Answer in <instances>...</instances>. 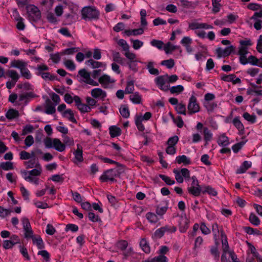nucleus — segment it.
I'll return each mask as SVG.
<instances>
[{
	"instance_id": "nucleus-1",
	"label": "nucleus",
	"mask_w": 262,
	"mask_h": 262,
	"mask_svg": "<svg viewBox=\"0 0 262 262\" xmlns=\"http://www.w3.org/2000/svg\"><path fill=\"white\" fill-rule=\"evenodd\" d=\"M42 171L41 167L38 168L33 169L30 171H24L21 172V174L23 178L27 181L38 185L39 184V179L38 178Z\"/></svg>"
},
{
	"instance_id": "nucleus-2",
	"label": "nucleus",
	"mask_w": 262,
	"mask_h": 262,
	"mask_svg": "<svg viewBox=\"0 0 262 262\" xmlns=\"http://www.w3.org/2000/svg\"><path fill=\"white\" fill-rule=\"evenodd\" d=\"M43 144L47 148H53L59 152L66 150V145L58 138L47 137L43 140Z\"/></svg>"
},
{
	"instance_id": "nucleus-3",
	"label": "nucleus",
	"mask_w": 262,
	"mask_h": 262,
	"mask_svg": "<svg viewBox=\"0 0 262 262\" xmlns=\"http://www.w3.org/2000/svg\"><path fill=\"white\" fill-rule=\"evenodd\" d=\"M151 116L150 112H146L144 115L140 114L136 115L135 117V124L140 131L144 130L145 127L143 123L149 120Z\"/></svg>"
},
{
	"instance_id": "nucleus-4",
	"label": "nucleus",
	"mask_w": 262,
	"mask_h": 262,
	"mask_svg": "<svg viewBox=\"0 0 262 262\" xmlns=\"http://www.w3.org/2000/svg\"><path fill=\"white\" fill-rule=\"evenodd\" d=\"M82 16L85 19L97 18L99 15L98 10L94 7H85L82 10Z\"/></svg>"
},
{
	"instance_id": "nucleus-5",
	"label": "nucleus",
	"mask_w": 262,
	"mask_h": 262,
	"mask_svg": "<svg viewBox=\"0 0 262 262\" xmlns=\"http://www.w3.org/2000/svg\"><path fill=\"white\" fill-rule=\"evenodd\" d=\"M173 172L176 181L179 183H182L184 182V179H188L190 176L189 170L185 168H182L181 170L174 169Z\"/></svg>"
},
{
	"instance_id": "nucleus-6",
	"label": "nucleus",
	"mask_w": 262,
	"mask_h": 262,
	"mask_svg": "<svg viewBox=\"0 0 262 262\" xmlns=\"http://www.w3.org/2000/svg\"><path fill=\"white\" fill-rule=\"evenodd\" d=\"M78 74L80 76V80L85 82L86 84L92 86H98L99 83L91 78L90 74L85 70H81Z\"/></svg>"
},
{
	"instance_id": "nucleus-7",
	"label": "nucleus",
	"mask_w": 262,
	"mask_h": 262,
	"mask_svg": "<svg viewBox=\"0 0 262 262\" xmlns=\"http://www.w3.org/2000/svg\"><path fill=\"white\" fill-rule=\"evenodd\" d=\"M191 180V186L188 188V192L194 196H198L202 192V187L199 185V181L195 176L192 177Z\"/></svg>"
},
{
	"instance_id": "nucleus-8",
	"label": "nucleus",
	"mask_w": 262,
	"mask_h": 262,
	"mask_svg": "<svg viewBox=\"0 0 262 262\" xmlns=\"http://www.w3.org/2000/svg\"><path fill=\"white\" fill-rule=\"evenodd\" d=\"M27 11L30 19L36 21L40 18L41 14L37 7L33 5H29L27 6Z\"/></svg>"
},
{
	"instance_id": "nucleus-9",
	"label": "nucleus",
	"mask_w": 262,
	"mask_h": 262,
	"mask_svg": "<svg viewBox=\"0 0 262 262\" xmlns=\"http://www.w3.org/2000/svg\"><path fill=\"white\" fill-rule=\"evenodd\" d=\"M189 114H195L200 111V105L197 102L196 98L194 95H192L189 99L187 106Z\"/></svg>"
},
{
	"instance_id": "nucleus-10",
	"label": "nucleus",
	"mask_w": 262,
	"mask_h": 262,
	"mask_svg": "<svg viewBox=\"0 0 262 262\" xmlns=\"http://www.w3.org/2000/svg\"><path fill=\"white\" fill-rule=\"evenodd\" d=\"M235 47L233 45H230L222 48L219 47L215 50V53L219 58L225 57L230 55L232 52L234 51Z\"/></svg>"
},
{
	"instance_id": "nucleus-11",
	"label": "nucleus",
	"mask_w": 262,
	"mask_h": 262,
	"mask_svg": "<svg viewBox=\"0 0 262 262\" xmlns=\"http://www.w3.org/2000/svg\"><path fill=\"white\" fill-rule=\"evenodd\" d=\"M167 74L158 76L155 78V82L158 88L161 90L166 91L168 90L169 85L167 80Z\"/></svg>"
},
{
	"instance_id": "nucleus-12",
	"label": "nucleus",
	"mask_w": 262,
	"mask_h": 262,
	"mask_svg": "<svg viewBox=\"0 0 262 262\" xmlns=\"http://www.w3.org/2000/svg\"><path fill=\"white\" fill-rule=\"evenodd\" d=\"M20 243V239L16 235H13L11 236L10 239L3 241V247L5 249H12L13 246L17 244Z\"/></svg>"
},
{
	"instance_id": "nucleus-13",
	"label": "nucleus",
	"mask_w": 262,
	"mask_h": 262,
	"mask_svg": "<svg viewBox=\"0 0 262 262\" xmlns=\"http://www.w3.org/2000/svg\"><path fill=\"white\" fill-rule=\"evenodd\" d=\"M92 97L97 100L103 101L107 97L106 92L101 88H94L91 91Z\"/></svg>"
},
{
	"instance_id": "nucleus-14",
	"label": "nucleus",
	"mask_w": 262,
	"mask_h": 262,
	"mask_svg": "<svg viewBox=\"0 0 262 262\" xmlns=\"http://www.w3.org/2000/svg\"><path fill=\"white\" fill-rule=\"evenodd\" d=\"M189 27L190 29L193 30H199V29H212L213 27L212 25L206 24L199 23L196 20H194L189 24Z\"/></svg>"
},
{
	"instance_id": "nucleus-15",
	"label": "nucleus",
	"mask_w": 262,
	"mask_h": 262,
	"mask_svg": "<svg viewBox=\"0 0 262 262\" xmlns=\"http://www.w3.org/2000/svg\"><path fill=\"white\" fill-rule=\"evenodd\" d=\"M115 80L110 76L104 74L99 78V82L105 88H110Z\"/></svg>"
},
{
	"instance_id": "nucleus-16",
	"label": "nucleus",
	"mask_w": 262,
	"mask_h": 262,
	"mask_svg": "<svg viewBox=\"0 0 262 262\" xmlns=\"http://www.w3.org/2000/svg\"><path fill=\"white\" fill-rule=\"evenodd\" d=\"M73 155L74 158L73 160L74 163L78 164L83 161L82 147L80 144H78L77 145V149L73 152Z\"/></svg>"
},
{
	"instance_id": "nucleus-17",
	"label": "nucleus",
	"mask_w": 262,
	"mask_h": 262,
	"mask_svg": "<svg viewBox=\"0 0 262 262\" xmlns=\"http://www.w3.org/2000/svg\"><path fill=\"white\" fill-rule=\"evenodd\" d=\"M116 176V171L113 169H110L104 172L100 177V179L102 182H113Z\"/></svg>"
},
{
	"instance_id": "nucleus-18",
	"label": "nucleus",
	"mask_w": 262,
	"mask_h": 262,
	"mask_svg": "<svg viewBox=\"0 0 262 262\" xmlns=\"http://www.w3.org/2000/svg\"><path fill=\"white\" fill-rule=\"evenodd\" d=\"M216 142L220 146L222 147H227L230 144L229 138L224 133L220 134L218 135Z\"/></svg>"
},
{
	"instance_id": "nucleus-19",
	"label": "nucleus",
	"mask_w": 262,
	"mask_h": 262,
	"mask_svg": "<svg viewBox=\"0 0 262 262\" xmlns=\"http://www.w3.org/2000/svg\"><path fill=\"white\" fill-rule=\"evenodd\" d=\"M75 103L77 108L81 113L89 112L91 111L90 106H88V104L82 103L79 97H75Z\"/></svg>"
},
{
	"instance_id": "nucleus-20",
	"label": "nucleus",
	"mask_w": 262,
	"mask_h": 262,
	"mask_svg": "<svg viewBox=\"0 0 262 262\" xmlns=\"http://www.w3.org/2000/svg\"><path fill=\"white\" fill-rule=\"evenodd\" d=\"M189 221L186 216H182L179 223V230L181 232H185L189 227Z\"/></svg>"
},
{
	"instance_id": "nucleus-21",
	"label": "nucleus",
	"mask_w": 262,
	"mask_h": 262,
	"mask_svg": "<svg viewBox=\"0 0 262 262\" xmlns=\"http://www.w3.org/2000/svg\"><path fill=\"white\" fill-rule=\"evenodd\" d=\"M86 64L92 68H101L103 70H104L106 68V64L104 62L95 61L92 59L88 61Z\"/></svg>"
},
{
	"instance_id": "nucleus-22",
	"label": "nucleus",
	"mask_w": 262,
	"mask_h": 262,
	"mask_svg": "<svg viewBox=\"0 0 262 262\" xmlns=\"http://www.w3.org/2000/svg\"><path fill=\"white\" fill-rule=\"evenodd\" d=\"M129 100L132 103L136 104L142 103V97L138 92H135L129 96Z\"/></svg>"
},
{
	"instance_id": "nucleus-23",
	"label": "nucleus",
	"mask_w": 262,
	"mask_h": 262,
	"mask_svg": "<svg viewBox=\"0 0 262 262\" xmlns=\"http://www.w3.org/2000/svg\"><path fill=\"white\" fill-rule=\"evenodd\" d=\"M261 14L258 13H255L251 17V19L255 20L254 24V27L255 29L258 30H260L262 28V21L260 19H257L258 17H260Z\"/></svg>"
},
{
	"instance_id": "nucleus-24",
	"label": "nucleus",
	"mask_w": 262,
	"mask_h": 262,
	"mask_svg": "<svg viewBox=\"0 0 262 262\" xmlns=\"http://www.w3.org/2000/svg\"><path fill=\"white\" fill-rule=\"evenodd\" d=\"M10 65L11 67L17 68L20 71L25 67L27 66V63L23 60H14L11 61Z\"/></svg>"
},
{
	"instance_id": "nucleus-25",
	"label": "nucleus",
	"mask_w": 262,
	"mask_h": 262,
	"mask_svg": "<svg viewBox=\"0 0 262 262\" xmlns=\"http://www.w3.org/2000/svg\"><path fill=\"white\" fill-rule=\"evenodd\" d=\"M248 63L262 68V58L257 59L255 56L251 55L248 57Z\"/></svg>"
},
{
	"instance_id": "nucleus-26",
	"label": "nucleus",
	"mask_w": 262,
	"mask_h": 262,
	"mask_svg": "<svg viewBox=\"0 0 262 262\" xmlns=\"http://www.w3.org/2000/svg\"><path fill=\"white\" fill-rule=\"evenodd\" d=\"M252 163L250 161H245L237 169V173H243L251 166Z\"/></svg>"
},
{
	"instance_id": "nucleus-27",
	"label": "nucleus",
	"mask_w": 262,
	"mask_h": 262,
	"mask_svg": "<svg viewBox=\"0 0 262 262\" xmlns=\"http://www.w3.org/2000/svg\"><path fill=\"white\" fill-rule=\"evenodd\" d=\"M222 79L225 81L233 82L234 83H239L241 81L239 78L236 77V76L233 74L225 75L222 77Z\"/></svg>"
},
{
	"instance_id": "nucleus-28",
	"label": "nucleus",
	"mask_w": 262,
	"mask_h": 262,
	"mask_svg": "<svg viewBox=\"0 0 262 262\" xmlns=\"http://www.w3.org/2000/svg\"><path fill=\"white\" fill-rule=\"evenodd\" d=\"M176 162L179 164H183L184 165L190 164V159L185 155L177 156L176 158Z\"/></svg>"
},
{
	"instance_id": "nucleus-29",
	"label": "nucleus",
	"mask_w": 262,
	"mask_h": 262,
	"mask_svg": "<svg viewBox=\"0 0 262 262\" xmlns=\"http://www.w3.org/2000/svg\"><path fill=\"white\" fill-rule=\"evenodd\" d=\"M25 164L28 168H33L36 167L38 168L41 167L37 160H36L34 157L30 159V160L25 162Z\"/></svg>"
},
{
	"instance_id": "nucleus-30",
	"label": "nucleus",
	"mask_w": 262,
	"mask_h": 262,
	"mask_svg": "<svg viewBox=\"0 0 262 262\" xmlns=\"http://www.w3.org/2000/svg\"><path fill=\"white\" fill-rule=\"evenodd\" d=\"M168 90L171 94L179 95L183 92L184 88L182 85H177L169 88Z\"/></svg>"
},
{
	"instance_id": "nucleus-31",
	"label": "nucleus",
	"mask_w": 262,
	"mask_h": 262,
	"mask_svg": "<svg viewBox=\"0 0 262 262\" xmlns=\"http://www.w3.org/2000/svg\"><path fill=\"white\" fill-rule=\"evenodd\" d=\"M62 115L63 117L68 119L69 121L72 122H76V119L74 117V114L73 112L69 109L64 111L62 112Z\"/></svg>"
},
{
	"instance_id": "nucleus-32",
	"label": "nucleus",
	"mask_w": 262,
	"mask_h": 262,
	"mask_svg": "<svg viewBox=\"0 0 262 262\" xmlns=\"http://www.w3.org/2000/svg\"><path fill=\"white\" fill-rule=\"evenodd\" d=\"M140 246L143 251L148 253L150 251V248L149 244L145 238H142L140 242Z\"/></svg>"
},
{
	"instance_id": "nucleus-33",
	"label": "nucleus",
	"mask_w": 262,
	"mask_h": 262,
	"mask_svg": "<svg viewBox=\"0 0 262 262\" xmlns=\"http://www.w3.org/2000/svg\"><path fill=\"white\" fill-rule=\"evenodd\" d=\"M146 217L148 222L151 224L156 223L160 219V217H159L156 214L151 212L147 213L146 215Z\"/></svg>"
},
{
	"instance_id": "nucleus-34",
	"label": "nucleus",
	"mask_w": 262,
	"mask_h": 262,
	"mask_svg": "<svg viewBox=\"0 0 262 262\" xmlns=\"http://www.w3.org/2000/svg\"><path fill=\"white\" fill-rule=\"evenodd\" d=\"M110 134L112 137H116L121 134V129L119 127L116 126H111L110 127Z\"/></svg>"
},
{
	"instance_id": "nucleus-35",
	"label": "nucleus",
	"mask_w": 262,
	"mask_h": 262,
	"mask_svg": "<svg viewBox=\"0 0 262 262\" xmlns=\"http://www.w3.org/2000/svg\"><path fill=\"white\" fill-rule=\"evenodd\" d=\"M178 48V46L173 45L170 42H167L163 46V49L166 54L170 53Z\"/></svg>"
},
{
	"instance_id": "nucleus-36",
	"label": "nucleus",
	"mask_w": 262,
	"mask_h": 262,
	"mask_svg": "<svg viewBox=\"0 0 262 262\" xmlns=\"http://www.w3.org/2000/svg\"><path fill=\"white\" fill-rule=\"evenodd\" d=\"M174 108L178 114L186 115V106L182 102L179 103L177 106H175Z\"/></svg>"
},
{
	"instance_id": "nucleus-37",
	"label": "nucleus",
	"mask_w": 262,
	"mask_h": 262,
	"mask_svg": "<svg viewBox=\"0 0 262 262\" xmlns=\"http://www.w3.org/2000/svg\"><path fill=\"white\" fill-rule=\"evenodd\" d=\"M202 193H206L212 196H215L217 194L216 190L209 186L202 187Z\"/></svg>"
},
{
	"instance_id": "nucleus-38",
	"label": "nucleus",
	"mask_w": 262,
	"mask_h": 262,
	"mask_svg": "<svg viewBox=\"0 0 262 262\" xmlns=\"http://www.w3.org/2000/svg\"><path fill=\"white\" fill-rule=\"evenodd\" d=\"M20 159L21 160H29L33 158L35 156L34 152H32L31 154L26 151H21L19 154Z\"/></svg>"
},
{
	"instance_id": "nucleus-39",
	"label": "nucleus",
	"mask_w": 262,
	"mask_h": 262,
	"mask_svg": "<svg viewBox=\"0 0 262 262\" xmlns=\"http://www.w3.org/2000/svg\"><path fill=\"white\" fill-rule=\"evenodd\" d=\"M139 62L143 63L142 61L137 59L135 60L127 62V65L130 70L135 72H137L138 70V63Z\"/></svg>"
},
{
	"instance_id": "nucleus-40",
	"label": "nucleus",
	"mask_w": 262,
	"mask_h": 262,
	"mask_svg": "<svg viewBox=\"0 0 262 262\" xmlns=\"http://www.w3.org/2000/svg\"><path fill=\"white\" fill-rule=\"evenodd\" d=\"M155 63L153 61H149L147 65V68L150 74L157 75L159 74L158 70L154 68Z\"/></svg>"
},
{
	"instance_id": "nucleus-41",
	"label": "nucleus",
	"mask_w": 262,
	"mask_h": 262,
	"mask_svg": "<svg viewBox=\"0 0 262 262\" xmlns=\"http://www.w3.org/2000/svg\"><path fill=\"white\" fill-rule=\"evenodd\" d=\"M119 111L121 116L125 118H127L129 116V112L127 106L125 105H121L120 107Z\"/></svg>"
},
{
	"instance_id": "nucleus-42",
	"label": "nucleus",
	"mask_w": 262,
	"mask_h": 262,
	"mask_svg": "<svg viewBox=\"0 0 262 262\" xmlns=\"http://www.w3.org/2000/svg\"><path fill=\"white\" fill-rule=\"evenodd\" d=\"M20 191L21 192V195L24 199V200L29 202L30 192L29 191L23 186L21 185L20 187Z\"/></svg>"
},
{
	"instance_id": "nucleus-43",
	"label": "nucleus",
	"mask_w": 262,
	"mask_h": 262,
	"mask_svg": "<svg viewBox=\"0 0 262 262\" xmlns=\"http://www.w3.org/2000/svg\"><path fill=\"white\" fill-rule=\"evenodd\" d=\"M204 140L206 143L210 141L212 138V134L207 128H204L203 130Z\"/></svg>"
},
{
	"instance_id": "nucleus-44",
	"label": "nucleus",
	"mask_w": 262,
	"mask_h": 262,
	"mask_svg": "<svg viewBox=\"0 0 262 262\" xmlns=\"http://www.w3.org/2000/svg\"><path fill=\"white\" fill-rule=\"evenodd\" d=\"M32 239L33 244L36 245L38 249H42L43 247V243L40 236L33 237Z\"/></svg>"
},
{
	"instance_id": "nucleus-45",
	"label": "nucleus",
	"mask_w": 262,
	"mask_h": 262,
	"mask_svg": "<svg viewBox=\"0 0 262 262\" xmlns=\"http://www.w3.org/2000/svg\"><path fill=\"white\" fill-rule=\"evenodd\" d=\"M130 41L133 48L136 50L140 49L144 45V42L139 39H132Z\"/></svg>"
},
{
	"instance_id": "nucleus-46",
	"label": "nucleus",
	"mask_w": 262,
	"mask_h": 262,
	"mask_svg": "<svg viewBox=\"0 0 262 262\" xmlns=\"http://www.w3.org/2000/svg\"><path fill=\"white\" fill-rule=\"evenodd\" d=\"M243 118L251 123H254L256 121V116L254 115H250L247 112H245L243 115Z\"/></svg>"
},
{
	"instance_id": "nucleus-47",
	"label": "nucleus",
	"mask_w": 262,
	"mask_h": 262,
	"mask_svg": "<svg viewBox=\"0 0 262 262\" xmlns=\"http://www.w3.org/2000/svg\"><path fill=\"white\" fill-rule=\"evenodd\" d=\"M161 64L165 66L167 69H171L174 67L175 62L173 59H169L162 61Z\"/></svg>"
},
{
	"instance_id": "nucleus-48",
	"label": "nucleus",
	"mask_w": 262,
	"mask_h": 262,
	"mask_svg": "<svg viewBox=\"0 0 262 262\" xmlns=\"http://www.w3.org/2000/svg\"><path fill=\"white\" fill-rule=\"evenodd\" d=\"M0 167L5 170L14 169L13 163L11 162H2L0 163Z\"/></svg>"
},
{
	"instance_id": "nucleus-49",
	"label": "nucleus",
	"mask_w": 262,
	"mask_h": 262,
	"mask_svg": "<svg viewBox=\"0 0 262 262\" xmlns=\"http://www.w3.org/2000/svg\"><path fill=\"white\" fill-rule=\"evenodd\" d=\"M8 75L11 78V80L17 82L19 78L18 73L14 70H9L8 71Z\"/></svg>"
},
{
	"instance_id": "nucleus-50",
	"label": "nucleus",
	"mask_w": 262,
	"mask_h": 262,
	"mask_svg": "<svg viewBox=\"0 0 262 262\" xmlns=\"http://www.w3.org/2000/svg\"><path fill=\"white\" fill-rule=\"evenodd\" d=\"M18 115V112L14 109L9 110L6 113V117L9 119L15 118Z\"/></svg>"
},
{
	"instance_id": "nucleus-51",
	"label": "nucleus",
	"mask_w": 262,
	"mask_h": 262,
	"mask_svg": "<svg viewBox=\"0 0 262 262\" xmlns=\"http://www.w3.org/2000/svg\"><path fill=\"white\" fill-rule=\"evenodd\" d=\"M124 55L128 59V62L132 61L137 59L136 54L130 52L129 50L125 52Z\"/></svg>"
},
{
	"instance_id": "nucleus-52",
	"label": "nucleus",
	"mask_w": 262,
	"mask_h": 262,
	"mask_svg": "<svg viewBox=\"0 0 262 262\" xmlns=\"http://www.w3.org/2000/svg\"><path fill=\"white\" fill-rule=\"evenodd\" d=\"M179 140V138L177 136H173L168 139L167 142V145L176 146Z\"/></svg>"
},
{
	"instance_id": "nucleus-53",
	"label": "nucleus",
	"mask_w": 262,
	"mask_h": 262,
	"mask_svg": "<svg viewBox=\"0 0 262 262\" xmlns=\"http://www.w3.org/2000/svg\"><path fill=\"white\" fill-rule=\"evenodd\" d=\"M167 258L164 255L160 254L157 256L154 257L151 262H167Z\"/></svg>"
},
{
	"instance_id": "nucleus-54",
	"label": "nucleus",
	"mask_w": 262,
	"mask_h": 262,
	"mask_svg": "<svg viewBox=\"0 0 262 262\" xmlns=\"http://www.w3.org/2000/svg\"><path fill=\"white\" fill-rule=\"evenodd\" d=\"M117 43L119 46L122 47V49L126 52L129 49V46L127 42L122 39H119L117 41Z\"/></svg>"
},
{
	"instance_id": "nucleus-55",
	"label": "nucleus",
	"mask_w": 262,
	"mask_h": 262,
	"mask_svg": "<svg viewBox=\"0 0 262 262\" xmlns=\"http://www.w3.org/2000/svg\"><path fill=\"white\" fill-rule=\"evenodd\" d=\"M249 221L251 224L257 226L260 223V221L257 216L253 213H251L249 216Z\"/></svg>"
},
{
	"instance_id": "nucleus-56",
	"label": "nucleus",
	"mask_w": 262,
	"mask_h": 262,
	"mask_svg": "<svg viewBox=\"0 0 262 262\" xmlns=\"http://www.w3.org/2000/svg\"><path fill=\"white\" fill-rule=\"evenodd\" d=\"M36 73L37 75H39L42 74L44 71L48 70V67L45 64H41L38 66L36 68Z\"/></svg>"
},
{
	"instance_id": "nucleus-57",
	"label": "nucleus",
	"mask_w": 262,
	"mask_h": 262,
	"mask_svg": "<svg viewBox=\"0 0 262 262\" xmlns=\"http://www.w3.org/2000/svg\"><path fill=\"white\" fill-rule=\"evenodd\" d=\"M34 205L38 208L47 209L49 207L47 203L38 201H34Z\"/></svg>"
},
{
	"instance_id": "nucleus-58",
	"label": "nucleus",
	"mask_w": 262,
	"mask_h": 262,
	"mask_svg": "<svg viewBox=\"0 0 262 262\" xmlns=\"http://www.w3.org/2000/svg\"><path fill=\"white\" fill-rule=\"evenodd\" d=\"M20 72L22 76L26 79H30L32 77L31 74L29 70L27 68V67H25L23 68Z\"/></svg>"
},
{
	"instance_id": "nucleus-59",
	"label": "nucleus",
	"mask_w": 262,
	"mask_h": 262,
	"mask_svg": "<svg viewBox=\"0 0 262 262\" xmlns=\"http://www.w3.org/2000/svg\"><path fill=\"white\" fill-rule=\"evenodd\" d=\"M134 90V82L133 81H128L125 90L126 93H132Z\"/></svg>"
},
{
	"instance_id": "nucleus-60",
	"label": "nucleus",
	"mask_w": 262,
	"mask_h": 262,
	"mask_svg": "<svg viewBox=\"0 0 262 262\" xmlns=\"http://www.w3.org/2000/svg\"><path fill=\"white\" fill-rule=\"evenodd\" d=\"M150 44L151 46L155 47L159 49H162L164 46V43L162 41L156 39H153L151 40L150 41Z\"/></svg>"
},
{
	"instance_id": "nucleus-61",
	"label": "nucleus",
	"mask_w": 262,
	"mask_h": 262,
	"mask_svg": "<svg viewBox=\"0 0 262 262\" xmlns=\"http://www.w3.org/2000/svg\"><path fill=\"white\" fill-rule=\"evenodd\" d=\"M245 143H246L245 141H242L241 142H239L234 144L232 147V150L235 153L237 152L242 148V147L244 146V145L245 144Z\"/></svg>"
},
{
	"instance_id": "nucleus-62",
	"label": "nucleus",
	"mask_w": 262,
	"mask_h": 262,
	"mask_svg": "<svg viewBox=\"0 0 262 262\" xmlns=\"http://www.w3.org/2000/svg\"><path fill=\"white\" fill-rule=\"evenodd\" d=\"M64 64L66 68L70 71H74L75 69V65L72 60H65L64 61Z\"/></svg>"
},
{
	"instance_id": "nucleus-63",
	"label": "nucleus",
	"mask_w": 262,
	"mask_h": 262,
	"mask_svg": "<svg viewBox=\"0 0 262 262\" xmlns=\"http://www.w3.org/2000/svg\"><path fill=\"white\" fill-rule=\"evenodd\" d=\"M85 100L88 106H90L91 108L95 106L96 105L97 102L95 99L93 98V97L92 98L91 97H87L85 99Z\"/></svg>"
},
{
	"instance_id": "nucleus-64",
	"label": "nucleus",
	"mask_w": 262,
	"mask_h": 262,
	"mask_svg": "<svg viewBox=\"0 0 262 262\" xmlns=\"http://www.w3.org/2000/svg\"><path fill=\"white\" fill-rule=\"evenodd\" d=\"M165 233L163 227L157 229L154 233L153 236L155 238H161Z\"/></svg>"
}]
</instances>
